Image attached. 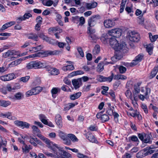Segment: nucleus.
Listing matches in <instances>:
<instances>
[{
    "mask_svg": "<svg viewBox=\"0 0 158 158\" xmlns=\"http://www.w3.org/2000/svg\"><path fill=\"white\" fill-rule=\"evenodd\" d=\"M72 83L75 88L77 89L82 85L81 78L73 79L72 81Z\"/></svg>",
    "mask_w": 158,
    "mask_h": 158,
    "instance_id": "nucleus-18",
    "label": "nucleus"
},
{
    "mask_svg": "<svg viewBox=\"0 0 158 158\" xmlns=\"http://www.w3.org/2000/svg\"><path fill=\"white\" fill-rule=\"evenodd\" d=\"M146 156V152H144L143 151H140L137 154V156L139 158H142Z\"/></svg>",
    "mask_w": 158,
    "mask_h": 158,
    "instance_id": "nucleus-53",
    "label": "nucleus"
},
{
    "mask_svg": "<svg viewBox=\"0 0 158 158\" xmlns=\"http://www.w3.org/2000/svg\"><path fill=\"white\" fill-rule=\"evenodd\" d=\"M143 56V55L141 54H139L135 58L131 63V65L132 66H135L139 62H140Z\"/></svg>",
    "mask_w": 158,
    "mask_h": 158,
    "instance_id": "nucleus-16",
    "label": "nucleus"
},
{
    "mask_svg": "<svg viewBox=\"0 0 158 158\" xmlns=\"http://www.w3.org/2000/svg\"><path fill=\"white\" fill-rule=\"evenodd\" d=\"M27 38L28 39H31L37 41L38 40V36L35 34L31 33L27 35Z\"/></svg>",
    "mask_w": 158,
    "mask_h": 158,
    "instance_id": "nucleus-41",
    "label": "nucleus"
},
{
    "mask_svg": "<svg viewBox=\"0 0 158 158\" xmlns=\"http://www.w3.org/2000/svg\"><path fill=\"white\" fill-rule=\"evenodd\" d=\"M47 65L46 62L38 60L32 61L27 64L26 68L28 69H39L45 67Z\"/></svg>",
    "mask_w": 158,
    "mask_h": 158,
    "instance_id": "nucleus-3",
    "label": "nucleus"
},
{
    "mask_svg": "<svg viewBox=\"0 0 158 158\" xmlns=\"http://www.w3.org/2000/svg\"><path fill=\"white\" fill-rule=\"evenodd\" d=\"M148 35L149 38L152 42L155 41L158 38V35H152V34L151 33H148Z\"/></svg>",
    "mask_w": 158,
    "mask_h": 158,
    "instance_id": "nucleus-42",
    "label": "nucleus"
},
{
    "mask_svg": "<svg viewBox=\"0 0 158 158\" xmlns=\"http://www.w3.org/2000/svg\"><path fill=\"white\" fill-rule=\"evenodd\" d=\"M140 91V88L139 86L135 87L133 91L134 98L135 100L138 96V94Z\"/></svg>",
    "mask_w": 158,
    "mask_h": 158,
    "instance_id": "nucleus-37",
    "label": "nucleus"
},
{
    "mask_svg": "<svg viewBox=\"0 0 158 158\" xmlns=\"http://www.w3.org/2000/svg\"><path fill=\"white\" fill-rule=\"evenodd\" d=\"M109 64H113V63L111 62H105V61H103L100 63H99L98 66L97 67V71L98 72H101L104 69V65H107Z\"/></svg>",
    "mask_w": 158,
    "mask_h": 158,
    "instance_id": "nucleus-21",
    "label": "nucleus"
},
{
    "mask_svg": "<svg viewBox=\"0 0 158 158\" xmlns=\"http://www.w3.org/2000/svg\"><path fill=\"white\" fill-rule=\"evenodd\" d=\"M110 43L112 48L116 51H123L127 50L125 43H122L119 45L118 41L114 37H111L110 39Z\"/></svg>",
    "mask_w": 158,
    "mask_h": 158,
    "instance_id": "nucleus-2",
    "label": "nucleus"
},
{
    "mask_svg": "<svg viewBox=\"0 0 158 158\" xmlns=\"http://www.w3.org/2000/svg\"><path fill=\"white\" fill-rule=\"evenodd\" d=\"M144 13L145 12H143L142 13L141 10H140L139 9H137L135 11V14L137 16H139V15H143Z\"/></svg>",
    "mask_w": 158,
    "mask_h": 158,
    "instance_id": "nucleus-62",
    "label": "nucleus"
},
{
    "mask_svg": "<svg viewBox=\"0 0 158 158\" xmlns=\"http://www.w3.org/2000/svg\"><path fill=\"white\" fill-rule=\"evenodd\" d=\"M151 89H150L148 88H146L145 92L144 93L145 96L142 95L140 94L139 96V98L142 101H144V100L145 98H148V96L149 94L150 93Z\"/></svg>",
    "mask_w": 158,
    "mask_h": 158,
    "instance_id": "nucleus-24",
    "label": "nucleus"
},
{
    "mask_svg": "<svg viewBox=\"0 0 158 158\" xmlns=\"http://www.w3.org/2000/svg\"><path fill=\"white\" fill-rule=\"evenodd\" d=\"M10 104L11 102L10 101L0 100V105L2 106L6 107Z\"/></svg>",
    "mask_w": 158,
    "mask_h": 158,
    "instance_id": "nucleus-38",
    "label": "nucleus"
},
{
    "mask_svg": "<svg viewBox=\"0 0 158 158\" xmlns=\"http://www.w3.org/2000/svg\"><path fill=\"white\" fill-rule=\"evenodd\" d=\"M77 156L79 158H89L88 156L80 152L77 154Z\"/></svg>",
    "mask_w": 158,
    "mask_h": 158,
    "instance_id": "nucleus-61",
    "label": "nucleus"
},
{
    "mask_svg": "<svg viewBox=\"0 0 158 158\" xmlns=\"http://www.w3.org/2000/svg\"><path fill=\"white\" fill-rule=\"evenodd\" d=\"M15 21H11L7 23L4 24L1 27L0 30L1 31L4 30L7 28L15 24Z\"/></svg>",
    "mask_w": 158,
    "mask_h": 158,
    "instance_id": "nucleus-29",
    "label": "nucleus"
},
{
    "mask_svg": "<svg viewBox=\"0 0 158 158\" xmlns=\"http://www.w3.org/2000/svg\"><path fill=\"white\" fill-rule=\"evenodd\" d=\"M100 46L98 45H96L93 50V52L94 54L96 55L100 52Z\"/></svg>",
    "mask_w": 158,
    "mask_h": 158,
    "instance_id": "nucleus-48",
    "label": "nucleus"
},
{
    "mask_svg": "<svg viewBox=\"0 0 158 158\" xmlns=\"http://www.w3.org/2000/svg\"><path fill=\"white\" fill-rule=\"evenodd\" d=\"M91 85H85L83 88V91L84 92H87L89 91L91 88Z\"/></svg>",
    "mask_w": 158,
    "mask_h": 158,
    "instance_id": "nucleus-57",
    "label": "nucleus"
},
{
    "mask_svg": "<svg viewBox=\"0 0 158 158\" xmlns=\"http://www.w3.org/2000/svg\"><path fill=\"white\" fill-rule=\"evenodd\" d=\"M97 6V3L95 2H91L86 4V6L88 9H90L95 8Z\"/></svg>",
    "mask_w": 158,
    "mask_h": 158,
    "instance_id": "nucleus-36",
    "label": "nucleus"
},
{
    "mask_svg": "<svg viewBox=\"0 0 158 158\" xmlns=\"http://www.w3.org/2000/svg\"><path fill=\"white\" fill-rule=\"evenodd\" d=\"M84 73V72L82 70H77L72 72L70 73V74L71 76H73L79 75L83 74Z\"/></svg>",
    "mask_w": 158,
    "mask_h": 158,
    "instance_id": "nucleus-47",
    "label": "nucleus"
},
{
    "mask_svg": "<svg viewBox=\"0 0 158 158\" xmlns=\"http://www.w3.org/2000/svg\"><path fill=\"white\" fill-rule=\"evenodd\" d=\"M60 89L58 87H53L51 91L52 97L55 98L56 97V94L58 92H60Z\"/></svg>",
    "mask_w": 158,
    "mask_h": 158,
    "instance_id": "nucleus-30",
    "label": "nucleus"
},
{
    "mask_svg": "<svg viewBox=\"0 0 158 158\" xmlns=\"http://www.w3.org/2000/svg\"><path fill=\"white\" fill-rule=\"evenodd\" d=\"M37 136L40 139L43 140L46 144L47 146L52 149L54 153H49V152L44 151L43 152L48 157L54 158H71V155L63 149L62 148L58 146V145L51 141L48 138L43 135L41 132H39Z\"/></svg>",
    "mask_w": 158,
    "mask_h": 158,
    "instance_id": "nucleus-1",
    "label": "nucleus"
},
{
    "mask_svg": "<svg viewBox=\"0 0 158 158\" xmlns=\"http://www.w3.org/2000/svg\"><path fill=\"white\" fill-rule=\"evenodd\" d=\"M29 142L35 147H36L37 144H40L41 142L36 137H33L32 136L29 137Z\"/></svg>",
    "mask_w": 158,
    "mask_h": 158,
    "instance_id": "nucleus-20",
    "label": "nucleus"
},
{
    "mask_svg": "<svg viewBox=\"0 0 158 158\" xmlns=\"http://www.w3.org/2000/svg\"><path fill=\"white\" fill-rule=\"evenodd\" d=\"M86 137L90 142L96 143L97 141L94 136L89 133H87L86 134Z\"/></svg>",
    "mask_w": 158,
    "mask_h": 158,
    "instance_id": "nucleus-26",
    "label": "nucleus"
},
{
    "mask_svg": "<svg viewBox=\"0 0 158 158\" xmlns=\"http://www.w3.org/2000/svg\"><path fill=\"white\" fill-rule=\"evenodd\" d=\"M17 85V84H15V85L12 87L10 84H8L6 85V88L8 91L10 92L18 88Z\"/></svg>",
    "mask_w": 158,
    "mask_h": 158,
    "instance_id": "nucleus-46",
    "label": "nucleus"
},
{
    "mask_svg": "<svg viewBox=\"0 0 158 158\" xmlns=\"http://www.w3.org/2000/svg\"><path fill=\"white\" fill-rule=\"evenodd\" d=\"M27 137V136L26 135L25 136L23 135H21V137H19L18 138V141L20 143L24 144H25V139Z\"/></svg>",
    "mask_w": 158,
    "mask_h": 158,
    "instance_id": "nucleus-50",
    "label": "nucleus"
},
{
    "mask_svg": "<svg viewBox=\"0 0 158 158\" xmlns=\"http://www.w3.org/2000/svg\"><path fill=\"white\" fill-rule=\"evenodd\" d=\"M48 31L50 34H52L56 33H60L62 32V30L58 27H55L49 28Z\"/></svg>",
    "mask_w": 158,
    "mask_h": 158,
    "instance_id": "nucleus-22",
    "label": "nucleus"
},
{
    "mask_svg": "<svg viewBox=\"0 0 158 158\" xmlns=\"http://www.w3.org/2000/svg\"><path fill=\"white\" fill-rule=\"evenodd\" d=\"M32 148V147L31 145H27L25 143L23 144L22 146V149L23 152L27 153L29 152L30 150Z\"/></svg>",
    "mask_w": 158,
    "mask_h": 158,
    "instance_id": "nucleus-31",
    "label": "nucleus"
},
{
    "mask_svg": "<svg viewBox=\"0 0 158 158\" xmlns=\"http://www.w3.org/2000/svg\"><path fill=\"white\" fill-rule=\"evenodd\" d=\"M114 77V75L113 73H112L111 75L109 77H105V81H107L109 82L111 81L113 78Z\"/></svg>",
    "mask_w": 158,
    "mask_h": 158,
    "instance_id": "nucleus-56",
    "label": "nucleus"
},
{
    "mask_svg": "<svg viewBox=\"0 0 158 158\" xmlns=\"http://www.w3.org/2000/svg\"><path fill=\"white\" fill-rule=\"evenodd\" d=\"M24 97L23 94L20 92H19L16 93L14 97H10V98L12 100H20L22 99Z\"/></svg>",
    "mask_w": 158,
    "mask_h": 158,
    "instance_id": "nucleus-25",
    "label": "nucleus"
},
{
    "mask_svg": "<svg viewBox=\"0 0 158 158\" xmlns=\"http://www.w3.org/2000/svg\"><path fill=\"white\" fill-rule=\"evenodd\" d=\"M30 77L29 76H26L24 77H22L20 78V81L23 82H27L29 79Z\"/></svg>",
    "mask_w": 158,
    "mask_h": 158,
    "instance_id": "nucleus-55",
    "label": "nucleus"
},
{
    "mask_svg": "<svg viewBox=\"0 0 158 158\" xmlns=\"http://www.w3.org/2000/svg\"><path fill=\"white\" fill-rule=\"evenodd\" d=\"M113 110L110 108H108L106 111L107 114L110 116L113 115Z\"/></svg>",
    "mask_w": 158,
    "mask_h": 158,
    "instance_id": "nucleus-64",
    "label": "nucleus"
},
{
    "mask_svg": "<svg viewBox=\"0 0 158 158\" xmlns=\"http://www.w3.org/2000/svg\"><path fill=\"white\" fill-rule=\"evenodd\" d=\"M59 53V51L57 50H54L53 51H47L44 52L43 53L42 52H39L37 53L27 56L24 58H23L24 60L28 58H34L37 57H42L43 54H44L45 56H48V55H56L58 54Z\"/></svg>",
    "mask_w": 158,
    "mask_h": 158,
    "instance_id": "nucleus-4",
    "label": "nucleus"
},
{
    "mask_svg": "<svg viewBox=\"0 0 158 158\" xmlns=\"http://www.w3.org/2000/svg\"><path fill=\"white\" fill-rule=\"evenodd\" d=\"M48 71L49 73L52 75H57L59 73V70L54 68H50L48 69Z\"/></svg>",
    "mask_w": 158,
    "mask_h": 158,
    "instance_id": "nucleus-27",
    "label": "nucleus"
},
{
    "mask_svg": "<svg viewBox=\"0 0 158 158\" xmlns=\"http://www.w3.org/2000/svg\"><path fill=\"white\" fill-rule=\"evenodd\" d=\"M146 50L150 55L152 53L153 50L152 45L151 44L147 45L146 47Z\"/></svg>",
    "mask_w": 158,
    "mask_h": 158,
    "instance_id": "nucleus-52",
    "label": "nucleus"
},
{
    "mask_svg": "<svg viewBox=\"0 0 158 158\" xmlns=\"http://www.w3.org/2000/svg\"><path fill=\"white\" fill-rule=\"evenodd\" d=\"M42 48L43 46L42 45H40L35 47H32L30 48L29 49V51L32 53L36 52L38 51H40Z\"/></svg>",
    "mask_w": 158,
    "mask_h": 158,
    "instance_id": "nucleus-33",
    "label": "nucleus"
},
{
    "mask_svg": "<svg viewBox=\"0 0 158 158\" xmlns=\"http://www.w3.org/2000/svg\"><path fill=\"white\" fill-rule=\"evenodd\" d=\"M126 0H122L121 3V6H120V13H122L124 10V7H125L126 3Z\"/></svg>",
    "mask_w": 158,
    "mask_h": 158,
    "instance_id": "nucleus-49",
    "label": "nucleus"
},
{
    "mask_svg": "<svg viewBox=\"0 0 158 158\" xmlns=\"http://www.w3.org/2000/svg\"><path fill=\"white\" fill-rule=\"evenodd\" d=\"M138 136L143 142L151 144L152 143V141L151 139V135L142 133L139 134Z\"/></svg>",
    "mask_w": 158,
    "mask_h": 158,
    "instance_id": "nucleus-7",
    "label": "nucleus"
},
{
    "mask_svg": "<svg viewBox=\"0 0 158 158\" xmlns=\"http://www.w3.org/2000/svg\"><path fill=\"white\" fill-rule=\"evenodd\" d=\"M55 121L58 127L61 128L62 127V121L61 115L59 114L56 115L55 117Z\"/></svg>",
    "mask_w": 158,
    "mask_h": 158,
    "instance_id": "nucleus-19",
    "label": "nucleus"
},
{
    "mask_svg": "<svg viewBox=\"0 0 158 158\" xmlns=\"http://www.w3.org/2000/svg\"><path fill=\"white\" fill-rule=\"evenodd\" d=\"M104 26L106 28H110L114 27L115 25V22L113 20L108 19L105 20L103 23Z\"/></svg>",
    "mask_w": 158,
    "mask_h": 158,
    "instance_id": "nucleus-13",
    "label": "nucleus"
},
{
    "mask_svg": "<svg viewBox=\"0 0 158 158\" xmlns=\"http://www.w3.org/2000/svg\"><path fill=\"white\" fill-rule=\"evenodd\" d=\"M146 156V152H144L143 151H140L137 154V156L139 158H142Z\"/></svg>",
    "mask_w": 158,
    "mask_h": 158,
    "instance_id": "nucleus-54",
    "label": "nucleus"
},
{
    "mask_svg": "<svg viewBox=\"0 0 158 158\" xmlns=\"http://www.w3.org/2000/svg\"><path fill=\"white\" fill-rule=\"evenodd\" d=\"M97 17L96 16H93L91 17L88 21V24L89 26V27H94L97 23L98 20Z\"/></svg>",
    "mask_w": 158,
    "mask_h": 158,
    "instance_id": "nucleus-14",
    "label": "nucleus"
},
{
    "mask_svg": "<svg viewBox=\"0 0 158 158\" xmlns=\"http://www.w3.org/2000/svg\"><path fill=\"white\" fill-rule=\"evenodd\" d=\"M0 117L5 118L6 117L7 118L12 120H15L17 119V118L12 115V113L11 112H7L5 113H0Z\"/></svg>",
    "mask_w": 158,
    "mask_h": 158,
    "instance_id": "nucleus-12",
    "label": "nucleus"
},
{
    "mask_svg": "<svg viewBox=\"0 0 158 158\" xmlns=\"http://www.w3.org/2000/svg\"><path fill=\"white\" fill-rule=\"evenodd\" d=\"M58 132L59 136L63 141L64 144L67 145L71 144L70 140L68 138L67 134L61 131H59Z\"/></svg>",
    "mask_w": 158,
    "mask_h": 158,
    "instance_id": "nucleus-5",
    "label": "nucleus"
},
{
    "mask_svg": "<svg viewBox=\"0 0 158 158\" xmlns=\"http://www.w3.org/2000/svg\"><path fill=\"white\" fill-rule=\"evenodd\" d=\"M141 108L143 110L144 112L147 114L148 112V109L146 105L145 104H142L141 105Z\"/></svg>",
    "mask_w": 158,
    "mask_h": 158,
    "instance_id": "nucleus-58",
    "label": "nucleus"
},
{
    "mask_svg": "<svg viewBox=\"0 0 158 158\" xmlns=\"http://www.w3.org/2000/svg\"><path fill=\"white\" fill-rule=\"evenodd\" d=\"M18 52L14 50H8L7 52L4 53L2 55V57L5 58L12 56L17 55Z\"/></svg>",
    "mask_w": 158,
    "mask_h": 158,
    "instance_id": "nucleus-17",
    "label": "nucleus"
},
{
    "mask_svg": "<svg viewBox=\"0 0 158 158\" xmlns=\"http://www.w3.org/2000/svg\"><path fill=\"white\" fill-rule=\"evenodd\" d=\"M89 130L92 131H95L98 130V128L95 125H91L89 127Z\"/></svg>",
    "mask_w": 158,
    "mask_h": 158,
    "instance_id": "nucleus-63",
    "label": "nucleus"
},
{
    "mask_svg": "<svg viewBox=\"0 0 158 158\" xmlns=\"http://www.w3.org/2000/svg\"><path fill=\"white\" fill-rule=\"evenodd\" d=\"M97 80L100 82L105 81V77L101 75L98 76L97 77Z\"/></svg>",
    "mask_w": 158,
    "mask_h": 158,
    "instance_id": "nucleus-60",
    "label": "nucleus"
},
{
    "mask_svg": "<svg viewBox=\"0 0 158 158\" xmlns=\"http://www.w3.org/2000/svg\"><path fill=\"white\" fill-rule=\"evenodd\" d=\"M128 140L130 142H132L135 143L136 145H138L139 143V140L138 137L135 135H132L128 138Z\"/></svg>",
    "mask_w": 158,
    "mask_h": 158,
    "instance_id": "nucleus-28",
    "label": "nucleus"
},
{
    "mask_svg": "<svg viewBox=\"0 0 158 158\" xmlns=\"http://www.w3.org/2000/svg\"><path fill=\"white\" fill-rule=\"evenodd\" d=\"M43 89L40 86H37L33 88L26 92V95L27 97H29L32 95H35L40 93Z\"/></svg>",
    "mask_w": 158,
    "mask_h": 158,
    "instance_id": "nucleus-6",
    "label": "nucleus"
},
{
    "mask_svg": "<svg viewBox=\"0 0 158 158\" xmlns=\"http://www.w3.org/2000/svg\"><path fill=\"white\" fill-rule=\"evenodd\" d=\"M101 112L97 113L96 117L98 118H100L102 122H104L108 121L109 119V117L106 114H104L102 115Z\"/></svg>",
    "mask_w": 158,
    "mask_h": 158,
    "instance_id": "nucleus-15",
    "label": "nucleus"
},
{
    "mask_svg": "<svg viewBox=\"0 0 158 158\" xmlns=\"http://www.w3.org/2000/svg\"><path fill=\"white\" fill-rule=\"evenodd\" d=\"M127 36L129 40L132 42H137L140 39L139 34L134 31L129 32Z\"/></svg>",
    "mask_w": 158,
    "mask_h": 158,
    "instance_id": "nucleus-8",
    "label": "nucleus"
},
{
    "mask_svg": "<svg viewBox=\"0 0 158 158\" xmlns=\"http://www.w3.org/2000/svg\"><path fill=\"white\" fill-rule=\"evenodd\" d=\"M38 116L40 121L44 124L48 120L47 117L44 114H40Z\"/></svg>",
    "mask_w": 158,
    "mask_h": 158,
    "instance_id": "nucleus-43",
    "label": "nucleus"
},
{
    "mask_svg": "<svg viewBox=\"0 0 158 158\" xmlns=\"http://www.w3.org/2000/svg\"><path fill=\"white\" fill-rule=\"evenodd\" d=\"M122 29L119 28H116L110 30L108 31V34L113 37H118L120 36L122 34Z\"/></svg>",
    "mask_w": 158,
    "mask_h": 158,
    "instance_id": "nucleus-9",
    "label": "nucleus"
},
{
    "mask_svg": "<svg viewBox=\"0 0 158 158\" xmlns=\"http://www.w3.org/2000/svg\"><path fill=\"white\" fill-rule=\"evenodd\" d=\"M42 4L45 6H51L53 3V2L51 0H44L42 1Z\"/></svg>",
    "mask_w": 158,
    "mask_h": 158,
    "instance_id": "nucleus-39",
    "label": "nucleus"
},
{
    "mask_svg": "<svg viewBox=\"0 0 158 158\" xmlns=\"http://www.w3.org/2000/svg\"><path fill=\"white\" fill-rule=\"evenodd\" d=\"M114 79L116 80H126L127 77L126 76L121 75V74H117L116 75H115L114 76Z\"/></svg>",
    "mask_w": 158,
    "mask_h": 158,
    "instance_id": "nucleus-45",
    "label": "nucleus"
},
{
    "mask_svg": "<svg viewBox=\"0 0 158 158\" xmlns=\"http://www.w3.org/2000/svg\"><path fill=\"white\" fill-rule=\"evenodd\" d=\"M68 138H69L71 141H72L73 142H77L78 141V139L75 136V135L73 134H68Z\"/></svg>",
    "mask_w": 158,
    "mask_h": 158,
    "instance_id": "nucleus-34",
    "label": "nucleus"
},
{
    "mask_svg": "<svg viewBox=\"0 0 158 158\" xmlns=\"http://www.w3.org/2000/svg\"><path fill=\"white\" fill-rule=\"evenodd\" d=\"M62 69L64 71L72 70L74 69V67L73 64H69L63 67Z\"/></svg>",
    "mask_w": 158,
    "mask_h": 158,
    "instance_id": "nucleus-40",
    "label": "nucleus"
},
{
    "mask_svg": "<svg viewBox=\"0 0 158 158\" xmlns=\"http://www.w3.org/2000/svg\"><path fill=\"white\" fill-rule=\"evenodd\" d=\"M81 92H78L76 93L71 95L70 96V98L72 100H74L79 98L81 95Z\"/></svg>",
    "mask_w": 158,
    "mask_h": 158,
    "instance_id": "nucleus-32",
    "label": "nucleus"
},
{
    "mask_svg": "<svg viewBox=\"0 0 158 158\" xmlns=\"http://www.w3.org/2000/svg\"><path fill=\"white\" fill-rule=\"evenodd\" d=\"M23 60V58H20L12 61L9 64V67H13L19 64Z\"/></svg>",
    "mask_w": 158,
    "mask_h": 158,
    "instance_id": "nucleus-23",
    "label": "nucleus"
},
{
    "mask_svg": "<svg viewBox=\"0 0 158 158\" xmlns=\"http://www.w3.org/2000/svg\"><path fill=\"white\" fill-rule=\"evenodd\" d=\"M158 71V66L155 67L151 72L150 77L151 78H153L156 74Z\"/></svg>",
    "mask_w": 158,
    "mask_h": 158,
    "instance_id": "nucleus-44",
    "label": "nucleus"
},
{
    "mask_svg": "<svg viewBox=\"0 0 158 158\" xmlns=\"http://www.w3.org/2000/svg\"><path fill=\"white\" fill-rule=\"evenodd\" d=\"M125 94L128 98H130L131 100H132L133 98L132 94L130 90H127L125 92Z\"/></svg>",
    "mask_w": 158,
    "mask_h": 158,
    "instance_id": "nucleus-51",
    "label": "nucleus"
},
{
    "mask_svg": "<svg viewBox=\"0 0 158 158\" xmlns=\"http://www.w3.org/2000/svg\"><path fill=\"white\" fill-rule=\"evenodd\" d=\"M118 69L119 72L121 73H124L127 70L126 68L125 67L122 66H120Z\"/></svg>",
    "mask_w": 158,
    "mask_h": 158,
    "instance_id": "nucleus-59",
    "label": "nucleus"
},
{
    "mask_svg": "<svg viewBox=\"0 0 158 158\" xmlns=\"http://www.w3.org/2000/svg\"><path fill=\"white\" fill-rule=\"evenodd\" d=\"M62 18V17L60 14L58 13L56 14V18H55V20L60 25L63 26V23L61 20Z\"/></svg>",
    "mask_w": 158,
    "mask_h": 158,
    "instance_id": "nucleus-35",
    "label": "nucleus"
},
{
    "mask_svg": "<svg viewBox=\"0 0 158 158\" xmlns=\"http://www.w3.org/2000/svg\"><path fill=\"white\" fill-rule=\"evenodd\" d=\"M16 78L15 75L14 73H10L0 76V79L4 81H8Z\"/></svg>",
    "mask_w": 158,
    "mask_h": 158,
    "instance_id": "nucleus-11",
    "label": "nucleus"
},
{
    "mask_svg": "<svg viewBox=\"0 0 158 158\" xmlns=\"http://www.w3.org/2000/svg\"><path fill=\"white\" fill-rule=\"evenodd\" d=\"M14 123L17 126L20 127L22 129L29 128L30 126V124L26 122L18 120L15 121Z\"/></svg>",
    "mask_w": 158,
    "mask_h": 158,
    "instance_id": "nucleus-10",
    "label": "nucleus"
}]
</instances>
